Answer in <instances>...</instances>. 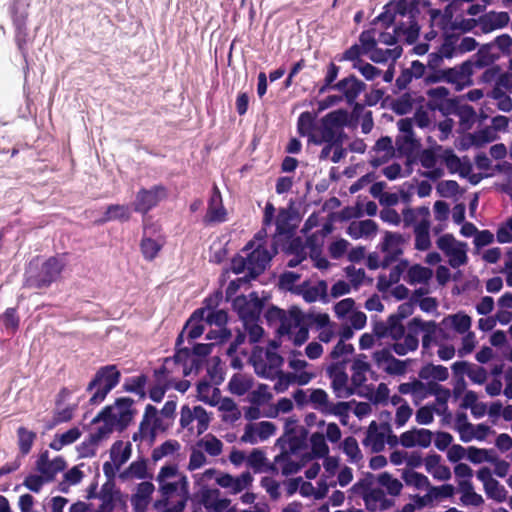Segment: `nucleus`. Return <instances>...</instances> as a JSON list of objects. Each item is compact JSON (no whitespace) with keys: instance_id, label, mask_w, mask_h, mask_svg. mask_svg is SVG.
<instances>
[{"instance_id":"09e8293b","label":"nucleus","mask_w":512,"mask_h":512,"mask_svg":"<svg viewBox=\"0 0 512 512\" xmlns=\"http://www.w3.org/2000/svg\"><path fill=\"white\" fill-rule=\"evenodd\" d=\"M367 54L363 48L359 44H353L347 50H345L341 55L337 56L339 62L342 61H350L352 62V67H358L360 63L363 62L361 56Z\"/></svg>"},{"instance_id":"cd10ccee","label":"nucleus","mask_w":512,"mask_h":512,"mask_svg":"<svg viewBox=\"0 0 512 512\" xmlns=\"http://www.w3.org/2000/svg\"><path fill=\"white\" fill-rule=\"evenodd\" d=\"M158 483V493L160 494V498L155 500L153 503L154 509H159L164 506L171 504V499L174 495L177 496L179 493L176 482H157Z\"/></svg>"},{"instance_id":"bb28decb","label":"nucleus","mask_w":512,"mask_h":512,"mask_svg":"<svg viewBox=\"0 0 512 512\" xmlns=\"http://www.w3.org/2000/svg\"><path fill=\"white\" fill-rule=\"evenodd\" d=\"M312 374L301 372L299 375L293 373L279 372L278 381L275 384V390L278 392L285 391L291 383L297 382L299 385H306L312 379Z\"/></svg>"},{"instance_id":"4d7b16f0","label":"nucleus","mask_w":512,"mask_h":512,"mask_svg":"<svg viewBox=\"0 0 512 512\" xmlns=\"http://www.w3.org/2000/svg\"><path fill=\"white\" fill-rule=\"evenodd\" d=\"M198 446H203L205 451L213 457L219 456L223 450V443L212 434L206 436L205 439L197 443Z\"/></svg>"},{"instance_id":"49530a36","label":"nucleus","mask_w":512,"mask_h":512,"mask_svg":"<svg viewBox=\"0 0 512 512\" xmlns=\"http://www.w3.org/2000/svg\"><path fill=\"white\" fill-rule=\"evenodd\" d=\"M251 381L242 374H235L228 383L229 390L232 394L242 396L251 388Z\"/></svg>"},{"instance_id":"6e6552de","label":"nucleus","mask_w":512,"mask_h":512,"mask_svg":"<svg viewBox=\"0 0 512 512\" xmlns=\"http://www.w3.org/2000/svg\"><path fill=\"white\" fill-rule=\"evenodd\" d=\"M263 306L264 303L256 292L250 293L249 296H237L233 300V308L243 321L245 327H247L249 323L258 321Z\"/></svg>"},{"instance_id":"79ce46f5","label":"nucleus","mask_w":512,"mask_h":512,"mask_svg":"<svg viewBox=\"0 0 512 512\" xmlns=\"http://www.w3.org/2000/svg\"><path fill=\"white\" fill-rule=\"evenodd\" d=\"M147 463L145 459H140L138 461H133L128 468L120 474V478L128 479V478H137V479H145L147 478Z\"/></svg>"},{"instance_id":"423d86ee","label":"nucleus","mask_w":512,"mask_h":512,"mask_svg":"<svg viewBox=\"0 0 512 512\" xmlns=\"http://www.w3.org/2000/svg\"><path fill=\"white\" fill-rule=\"evenodd\" d=\"M173 364L176 367H182V374L184 376L189 375L192 371H198L201 366V360L193 358L192 352L189 348H177L175 354L172 357H166L162 366L155 371V375L158 379L169 380L173 375V370L169 368V365Z\"/></svg>"},{"instance_id":"7ed1b4c3","label":"nucleus","mask_w":512,"mask_h":512,"mask_svg":"<svg viewBox=\"0 0 512 512\" xmlns=\"http://www.w3.org/2000/svg\"><path fill=\"white\" fill-rule=\"evenodd\" d=\"M64 264L57 257H49L38 266V257L31 260L24 274V285L28 288L46 289L61 275Z\"/></svg>"},{"instance_id":"8fccbe9b","label":"nucleus","mask_w":512,"mask_h":512,"mask_svg":"<svg viewBox=\"0 0 512 512\" xmlns=\"http://www.w3.org/2000/svg\"><path fill=\"white\" fill-rule=\"evenodd\" d=\"M180 447L181 445L177 440H167L153 449L151 458L154 462H157L163 457L177 452Z\"/></svg>"},{"instance_id":"13d9d810","label":"nucleus","mask_w":512,"mask_h":512,"mask_svg":"<svg viewBox=\"0 0 512 512\" xmlns=\"http://www.w3.org/2000/svg\"><path fill=\"white\" fill-rule=\"evenodd\" d=\"M485 493L488 498L493 499L499 503L504 502L507 497V491L496 479L484 487Z\"/></svg>"},{"instance_id":"473e14b6","label":"nucleus","mask_w":512,"mask_h":512,"mask_svg":"<svg viewBox=\"0 0 512 512\" xmlns=\"http://www.w3.org/2000/svg\"><path fill=\"white\" fill-rule=\"evenodd\" d=\"M370 365L357 358L353 361L351 366V384L353 387H355V392H357V389L360 388L367 380L366 373L369 371Z\"/></svg>"},{"instance_id":"0e129e2a","label":"nucleus","mask_w":512,"mask_h":512,"mask_svg":"<svg viewBox=\"0 0 512 512\" xmlns=\"http://www.w3.org/2000/svg\"><path fill=\"white\" fill-rule=\"evenodd\" d=\"M290 215L289 212L285 209H281L276 217V235H289L292 232V229L289 224Z\"/></svg>"},{"instance_id":"864d4df0","label":"nucleus","mask_w":512,"mask_h":512,"mask_svg":"<svg viewBox=\"0 0 512 512\" xmlns=\"http://www.w3.org/2000/svg\"><path fill=\"white\" fill-rule=\"evenodd\" d=\"M459 40V36L455 34H446L444 40L440 47L438 48V52L442 55V57L451 59L457 52V42Z\"/></svg>"},{"instance_id":"37998d69","label":"nucleus","mask_w":512,"mask_h":512,"mask_svg":"<svg viewBox=\"0 0 512 512\" xmlns=\"http://www.w3.org/2000/svg\"><path fill=\"white\" fill-rule=\"evenodd\" d=\"M315 129V117L312 113L306 111L302 112L298 117L297 121V131L301 136H308L309 141H311V135H316L313 133Z\"/></svg>"},{"instance_id":"603ef678","label":"nucleus","mask_w":512,"mask_h":512,"mask_svg":"<svg viewBox=\"0 0 512 512\" xmlns=\"http://www.w3.org/2000/svg\"><path fill=\"white\" fill-rule=\"evenodd\" d=\"M449 265L452 268H458L462 265H465L468 261V257L466 254V243H458V245L451 250L447 255Z\"/></svg>"},{"instance_id":"b1692460","label":"nucleus","mask_w":512,"mask_h":512,"mask_svg":"<svg viewBox=\"0 0 512 512\" xmlns=\"http://www.w3.org/2000/svg\"><path fill=\"white\" fill-rule=\"evenodd\" d=\"M419 1L420 0H398L395 2V11L400 16H408L410 19L409 30L415 35L419 32V26L416 22V16L419 14Z\"/></svg>"},{"instance_id":"a878e982","label":"nucleus","mask_w":512,"mask_h":512,"mask_svg":"<svg viewBox=\"0 0 512 512\" xmlns=\"http://www.w3.org/2000/svg\"><path fill=\"white\" fill-rule=\"evenodd\" d=\"M385 437V431L380 432L377 423L372 421L368 427L366 437L363 440V445L371 446L372 452H381L385 447Z\"/></svg>"},{"instance_id":"a19ab883","label":"nucleus","mask_w":512,"mask_h":512,"mask_svg":"<svg viewBox=\"0 0 512 512\" xmlns=\"http://www.w3.org/2000/svg\"><path fill=\"white\" fill-rule=\"evenodd\" d=\"M28 6L18 0L13 2L10 7V13L14 27L27 26Z\"/></svg>"},{"instance_id":"e2e57ef3","label":"nucleus","mask_w":512,"mask_h":512,"mask_svg":"<svg viewBox=\"0 0 512 512\" xmlns=\"http://www.w3.org/2000/svg\"><path fill=\"white\" fill-rule=\"evenodd\" d=\"M310 402L313 404L314 408L320 410L324 413V409H326L330 403L328 400V394L323 389H313L309 396Z\"/></svg>"},{"instance_id":"4be33fe9","label":"nucleus","mask_w":512,"mask_h":512,"mask_svg":"<svg viewBox=\"0 0 512 512\" xmlns=\"http://www.w3.org/2000/svg\"><path fill=\"white\" fill-rule=\"evenodd\" d=\"M362 498L366 509L370 512L377 509L385 511L394 505V500L386 498L384 491L380 488H373L368 493H364Z\"/></svg>"},{"instance_id":"bf43d9fd","label":"nucleus","mask_w":512,"mask_h":512,"mask_svg":"<svg viewBox=\"0 0 512 512\" xmlns=\"http://www.w3.org/2000/svg\"><path fill=\"white\" fill-rule=\"evenodd\" d=\"M414 102L410 93H404L393 102L392 109L398 115H405L412 110Z\"/></svg>"},{"instance_id":"4468645a","label":"nucleus","mask_w":512,"mask_h":512,"mask_svg":"<svg viewBox=\"0 0 512 512\" xmlns=\"http://www.w3.org/2000/svg\"><path fill=\"white\" fill-rule=\"evenodd\" d=\"M169 424H165L162 417L158 415L155 406L148 404L145 407L142 421L139 425V432L142 437L150 436L154 438L158 431H165Z\"/></svg>"},{"instance_id":"412c9836","label":"nucleus","mask_w":512,"mask_h":512,"mask_svg":"<svg viewBox=\"0 0 512 512\" xmlns=\"http://www.w3.org/2000/svg\"><path fill=\"white\" fill-rule=\"evenodd\" d=\"M155 486L152 482L143 481L137 485L136 493L131 497L134 512H147Z\"/></svg>"},{"instance_id":"2f4dec72","label":"nucleus","mask_w":512,"mask_h":512,"mask_svg":"<svg viewBox=\"0 0 512 512\" xmlns=\"http://www.w3.org/2000/svg\"><path fill=\"white\" fill-rule=\"evenodd\" d=\"M131 217L130 209L127 205L111 204L107 206L106 212L98 223H106L112 220L128 221Z\"/></svg>"},{"instance_id":"1a4fd4ad","label":"nucleus","mask_w":512,"mask_h":512,"mask_svg":"<svg viewBox=\"0 0 512 512\" xmlns=\"http://www.w3.org/2000/svg\"><path fill=\"white\" fill-rule=\"evenodd\" d=\"M265 318L269 323L279 321V334L290 335L292 333V327L299 326L300 323L304 321L305 315L296 307L291 308L287 315L283 309L272 306L266 311Z\"/></svg>"},{"instance_id":"0eeeda50","label":"nucleus","mask_w":512,"mask_h":512,"mask_svg":"<svg viewBox=\"0 0 512 512\" xmlns=\"http://www.w3.org/2000/svg\"><path fill=\"white\" fill-rule=\"evenodd\" d=\"M167 198L168 189L162 184L154 185L148 189L141 188L136 193L135 200L132 204L133 210L146 215Z\"/></svg>"},{"instance_id":"680f3d73","label":"nucleus","mask_w":512,"mask_h":512,"mask_svg":"<svg viewBox=\"0 0 512 512\" xmlns=\"http://www.w3.org/2000/svg\"><path fill=\"white\" fill-rule=\"evenodd\" d=\"M76 409V405H69L63 409H59L58 407L54 410L52 424L50 428L59 425L61 423L69 422L72 420L74 416V412Z\"/></svg>"},{"instance_id":"aec40b11","label":"nucleus","mask_w":512,"mask_h":512,"mask_svg":"<svg viewBox=\"0 0 512 512\" xmlns=\"http://www.w3.org/2000/svg\"><path fill=\"white\" fill-rule=\"evenodd\" d=\"M296 420H287L285 423V435L289 452L292 454L302 450L306 445L307 430L304 427L298 428Z\"/></svg>"},{"instance_id":"5fc2aeb1","label":"nucleus","mask_w":512,"mask_h":512,"mask_svg":"<svg viewBox=\"0 0 512 512\" xmlns=\"http://www.w3.org/2000/svg\"><path fill=\"white\" fill-rule=\"evenodd\" d=\"M15 36L14 40L17 45L19 52L21 53L24 60L28 57V44L30 42L29 33L27 26L14 27Z\"/></svg>"},{"instance_id":"dca6fc26","label":"nucleus","mask_w":512,"mask_h":512,"mask_svg":"<svg viewBox=\"0 0 512 512\" xmlns=\"http://www.w3.org/2000/svg\"><path fill=\"white\" fill-rule=\"evenodd\" d=\"M473 63L470 60L461 65L445 69V82L455 85L457 91L472 83Z\"/></svg>"},{"instance_id":"4c0bfd02","label":"nucleus","mask_w":512,"mask_h":512,"mask_svg":"<svg viewBox=\"0 0 512 512\" xmlns=\"http://www.w3.org/2000/svg\"><path fill=\"white\" fill-rule=\"evenodd\" d=\"M18 447L23 456L29 454L37 434L21 426L17 429Z\"/></svg>"},{"instance_id":"ea45409f","label":"nucleus","mask_w":512,"mask_h":512,"mask_svg":"<svg viewBox=\"0 0 512 512\" xmlns=\"http://www.w3.org/2000/svg\"><path fill=\"white\" fill-rule=\"evenodd\" d=\"M275 463L281 466V471L284 476H289L301 470L302 464L293 461L287 451L281 452L275 456Z\"/></svg>"},{"instance_id":"6e6d98bb","label":"nucleus","mask_w":512,"mask_h":512,"mask_svg":"<svg viewBox=\"0 0 512 512\" xmlns=\"http://www.w3.org/2000/svg\"><path fill=\"white\" fill-rule=\"evenodd\" d=\"M312 453L315 457L323 458L329 453V447L322 433L316 432L310 438Z\"/></svg>"},{"instance_id":"393cba45","label":"nucleus","mask_w":512,"mask_h":512,"mask_svg":"<svg viewBox=\"0 0 512 512\" xmlns=\"http://www.w3.org/2000/svg\"><path fill=\"white\" fill-rule=\"evenodd\" d=\"M509 20L510 17L507 12L491 11L479 18V24L484 33H489L493 30L506 27Z\"/></svg>"},{"instance_id":"052dcab7","label":"nucleus","mask_w":512,"mask_h":512,"mask_svg":"<svg viewBox=\"0 0 512 512\" xmlns=\"http://www.w3.org/2000/svg\"><path fill=\"white\" fill-rule=\"evenodd\" d=\"M121 495L119 491L113 492L112 490L109 492L105 491V486L102 490L101 500L102 503L100 504L97 512H113L115 509V502L116 500H120Z\"/></svg>"},{"instance_id":"20e7f679","label":"nucleus","mask_w":512,"mask_h":512,"mask_svg":"<svg viewBox=\"0 0 512 512\" xmlns=\"http://www.w3.org/2000/svg\"><path fill=\"white\" fill-rule=\"evenodd\" d=\"M349 124V113L345 109L329 112L321 119L318 134L311 135V142L316 145L337 142L345 137L343 128Z\"/></svg>"},{"instance_id":"f704fd0d","label":"nucleus","mask_w":512,"mask_h":512,"mask_svg":"<svg viewBox=\"0 0 512 512\" xmlns=\"http://www.w3.org/2000/svg\"><path fill=\"white\" fill-rule=\"evenodd\" d=\"M419 377L425 380L432 378L437 381H445L449 377V372L443 365L427 364L419 371Z\"/></svg>"},{"instance_id":"e433bc0d","label":"nucleus","mask_w":512,"mask_h":512,"mask_svg":"<svg viewBox=\"0 0 512 512\" xmlns=\"http://www.w3.org/2000/svg\"><path fill=\"white\" fill-rule=\"evenodd\" d=\"M456 429L460 434V439L467 443L471 441L474 436V426L467 420V415L464 412H458L456 414Z\"/></svg>"},{"instance_id":"c756f323","label":"nucleus","mask_w":512,"mask_h":512,"mask_svg":"<svg viewBox=\"0 0 512 512\" xmlns=\"http://www.w3.org/2000/svg\"><path fill=\"white\" fill-rule=\"evenodd\" d=\"M429 229L430 222L427 219H422L415 226V249L419 251H426L431 247Z\"/></svg>"},{"instance_id":"f8f14e48","label":"nucleus","mask_w":512,"mask_h":512,"mask_svg":"<svg viewBox=\"0 0 512 512\" xmlns=\"http://www.w3.org/2000/svg\"><path fill=\"white\" fill-rule=\"evenodd\" d=\"M220 490L211 489L207 485H202L200 490L196 492L192 501H198L199 505H203L208 512H223L226 510L231 501L227 498H219Z\"/></svg>"},{"instance_id":"c9c22d12","label":"nucleus","mask_w":512,"mask_h":512,"mask_svg":"<svg viewBox=\"0 0 512 512\" xmlns=\"http://www.w3.org/2000/svg\"><path fill=\"white\" fill-rule=\"evenodd\" d=\"M369 53L371 61L375 63H385L389 59L396 60L399 58L402 54V48L400 46H396L393 49H381L376 46Z\"/></svg>"},{"instance_id":"9d476101","label":"nucleus","mask_w":512,"mask_h":512,"mask_svg":"<svg viewBox=\"0 0 512 512\" xmlns=\"http://www.w3.org/2000/svg\"><path fill=\"white\" fill-rule=\"evenodd\" d=\"M326 373L331 380V388L337 398H348L356 393L355 387L352 384L348 385L349 379L344 362L332 363Z\"/></svg>"},{"instance_id":"a18cd8bd","label":"nucleus","mask_w":512,"mask_h":512,"mask_svg":"<svg viewBox=\"0 0 512 512\" xmlns=\"http://www.w3.org/2000/svg\"><path fill=\"white\" fill-rule=\"evenodd\" d=\"M147 382V377L144 374L139 376L127 378L123 389L126 392L135 393L140 396V398H144L146 396L145 393V385Z\"/></svg>"},{"instance_id":"c03bdc74","label":"nucleus","mask_w":512,"mask_h":512,"mask_svg":"<svg viewBox=\"0 0 512 512\" xmlns=\"http://www.w3.org/2000/svg\"><path fill=\"white\" fill-rule=\"evenodd\" d=\"M340 67L334 62H330L326 67V74L322 85L318 89V94H324L329 90H334V84L339 75Z\"/></svg>"},{"instance_id":"9b49d317","label":"nucleus","mask_w":512,"mask_h":512,"mask_svg":"<svg viewBox=\"0 0 512 512\" xmlns=\"http://www.w3.org/2000/svg\"><path fill=\"white\" fill-rule=\"evenodd\" d=\"M244 251H250L248 256V270L250 275L253 277L261 274L266 266L271 261L272 255L269 253L267 248L262 244H258L255 246L254 240L249 241L244 249Z\"/></svg>"},{"instance_id":"3c124183","label":"nucleus","mask_w":512,"mask_h":512,"mask_svg":"<svg viewBox=\"0 0 512 512\" xmlns=\"http://www.w3.org/2000/svg\"><path fill=\"white\" fill-rule=\"evenodd\" d=\"M377 480L381 486L386 487L387 492L392 496H398L402 491V483L388 472L379 474Z\"/></svg>"},{"instance_id":"39448f33","label":"nucleus","mask_w":512,"mask_h":512,"mask_svg":"<svg viewBox=\"0 0 512 512\" xmlns=\"http://www.w3.org/2000/svg\"><path fill=\"white\" fill-rule=\"evenodd\" d=\"M120 378L121 373L114 364L99 368L87 386L89 392L95 389L89 403L96 405L103 402L108 393L119 384Z\"/></svg>"},{"instance_id":"338daca9","label":"nucleus","mask_w":512,"mask_h":512,"mask_svg":"<svg viewBox=\"0 0 512 512\" xmlns=\"http://www.w3.org/2000/svg\"><path fill=\"white\" fill-rule=\"evenodd\" d=\"M343 451L353 461H357L362 458L358 442L353 436L345 438L343 441Z\"/></svg>"},{"instance_id":"2eb2a0df","label":"nucleus","mask_w":512,"mask_h":512,"mask_svg":"<svg viewBox=\"0 0 512 512\" xmlns=\"http://www.w3.org/2000/svg\"><path fill=\"white\" fill-rule=\"evenodd\" d=\"M404 238L399 233L386 232L381 248L385 253L381 266L387 268L392 262L396 261L403 253L402 245Z\"/></svg>"},{"instance_id":"f3484780","label":"nucleus","mask_w":512,"mask_h":512,"mask_svg":"<svg viewBox=\"0 0 512 512\" xmlns=\"http://www.w3.org/2000/svg\"><path fill=\"white\" fill-rule=\"evenodd\" d=\"M226 215L227 213L223 206L221 192L217 185H214L208 201L207 212L203 217V223L205 225L222 223L226 221Z\"/></svg>"},{"instance_id":"c85d7f7f","label":"nucleus","mask_w":512,"mask_h":512,"mask_svg":"<svg viewBox=\"0 0 512 512\" xmlns=\"http://www.w3.org/2000/svg\"><path fill=\"white\" fill-rule=\"evenodd\" d=\"M440 324L445 328L452 327L459 334H464L468 332L471 327V317L459 312L443 318Z\"/></svg>"},{"instance_id":"de8ad7c7","label":"nucleus","mask_w":512,"mask_h":512,"mask_svg":"<svg viewBox=\"0 0 512 512\" xmlns=\"http://www.w3.org/2000/svg\"><path fill=\"white\" fill-rule=\"evenodd\" d=\"M407 276L410 284L425 283L432 277V270L415 264L408 269Z\"/></svg>"},{"instance_id":"a211bd4d","label":"nucleus","mask_w":512,"mask_h":512,"mask_svg":"<svg viewBox=\"0 0 512 512\" xmlns=\"http://www.w3.org/2000/svg\"><path fill=\"white\" fill-rule=\"evenodd\" d=\"M66 466V461L62 456H57L53 460H49L48 451L41 453L36 461V468L46 477V482L53 481L58 473L65 470Z\"/></svg>"},{"instance_id":"774afa93","label":"nucleus","mask_w":512,"mask_h":512,"mask_svg":"<svg viewBox=\"0 0 512 512\" xmlns=\"http://www.w3.org/2000/svg\"><path fill=\"white\" fill-rule=\"evenodd\" d=\"M206 322L210 325H216L219 329H227L228 314L225 310H214L207 314Z\"/></svg>"},{"instance_id":"5701e85b","label":"nucleus","mask_w":512,"mask_h":512,"mask_svg":"<svg viewBox=\"0 0 512 512\" xmlns=\"http://www.w3.org/2000/svg\"><path fill=\"white\" fill-rule=\"evenodd\" d=\"M373 334L379 339L391 337L395 341H399L406 336L404 325H396L390 316L386 322L378 321L374 323Z\"/></svg>"},{"instance_id":"58836bf2","label":"nucleus","mask_w":512,"mask_h":512,"mask_svg":"<svg viewBox=\"0 0 512 512\" xmlns=\"http://www.w3.org/2000/svg\"><path fill=\"white\" fill-rule=\"evenodd\" d=\"M402 479L406 485L413 486L417 489H429L431 485L427 476L412 470L403 471Z\"/></svg>"},{"instance_id":"f257e3e1","label":"nucleus","mask_w":512,"mask_h":512,"mask_svg":"<svg viewBox=\"0 0 512 512\" xmlns=\"http://www.w3.org/2000/svg\"><path fill=\"white\" fill-rule=\"evenodd\" d=\"M134 400L130 397L117 398L113 405L105 406L91 421L92 424L103 423L77 447L81 458L96 455L101 441L109 438L114 430L123 432L128 428L137 413L133 408Z\"/></svg>"},{"instance_id":"69168bd1","label":"nucleus","mask_w":512,"mask_h":512,"mask_svg":"<svg viewBox=\"0 0 512 512\" xmlns=\"http://www.w3.org/2000/svg\"><path fill=\"white\" fill-rule=\"evenodd\" d=\"M288 336L293 341V344L295 346H301L308 340V337H309L308 327L304 324V321H303L300 323L299 326H293L292 333Z\"/></svg>"},{"instance_id":"f03ea898","label":"nucleus","mask_w":512,"mask_h":512,"mask_svg":"<svg viewBox=\"0 0 512 512\" xmlns=\"http://www.w3.org/2000/svg\"><path fill=\"white\" fill-rule=\"evenodd\" d=\"M408 333L403 342H395L392 345L393 351L400 356L406 355L410 351H415L419 346L418 335L423 332L422 347L428 349L432 342H435V336L438 331V325L435 321H424L420 317H414L407 324Z\"/></svg>"},{"instance_id":"7c9ffc66","label":"nucleus","mask_w":512,"mask_h":512,"mask_svg":"<svg viewBox=\"0 0 512 512\" xmlns=\"http://www.w3.org/2000/svg\"><path fill=\"white\" fill-rule=\"evenodd\" d=\"M131 453V444L129 442L124 444L121 440L116 441L110 449L111 460L117 468H121L129 460Z\"/></svg>"},{"instance_id":"ddd939ff","label":"nucleus","mask_w":512,"mask_h":512,"mask_svg":"<svg viewBox=\"0 0 512 512\" xmlns=\"http://www.w3.org/2000/svg\"><path fill=\"white\" fill-rule=\"evenodd\" d=\"M366 87V84L354 74H350L334 84V90L340 93V96L348 105H352L360 94L366 90Z\"/></svg>"},{"instance_id":"72a5a7b5","label":"nucleus","mask_w":512,"mask_h":512,"mask_svg":"<svg viewBox=\"0 0 512 512\" xmlns=\"http://www.w3.org/2000/svg\"><path fill=\"white\" fill-rule=\"evenodd\" d=\"M81 436V431L78 427H73L61 435H56L49 447L55 451H60L64 446L76 442Z\"/></svg>"},{"instance_id":"6ab92c4d","label":"nucleus","mask_w":512,"mask_h":512,"mask_svg":"<svg viewBox=\"0 0 512 512\" xmlns=\"http://www.w3.org/2000/svg\"><path fill=\"white\" fill-rule=\"evenodd\" d=\"M158 228L152 224L150 226L144 225V233L143 237L140 241V250L145 260L152 261L154 260L159 252L161 251L164 241H159L157 239H152L150 236H147V234H154L156 233Z\"/></svg>"}]
</instances>
